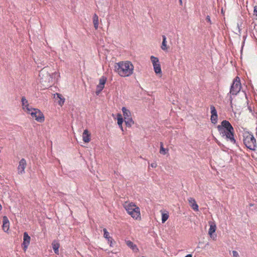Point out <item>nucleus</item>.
I'll return each instance as SVG.
<instances>
[{
    "label": "nucleus",
    "instance_id": "obj_1",
    "mask_svg": "<svg viewBox=\"0 0 257 257\" xmlns=\"http://www.w3.org/2000/svg\"><path fill=\"white\" fill-rule=\"evenodd\" d=\"M135 67L128 60L121 61L114 65V71L121 77H128L134 73Z\"/></svg>",
    "mask_w": 257,
    "mask_h": 257
},
{
    "label": "nucleus",
    "instance_id": "obj_2",
    "mask_svg": "<svg viewBox=\"0 0 257 257\" xmlns=\"http://www.w3.org/2000/svg\"><path fill=\"white\" fill-rule=\"evenodd\" d=\"M217 128L222 137L225 138L233 144L235 143L234 138V128L228 120H223Z\"/></svg>",
    "mask_w": 257,
    "mask_h": 257
},
{
    "label": "nucleus",
    "instance_id": "obj_3",
    "mask_svg": "<svg viewBox=\"0 0 257 257\" xmlns=\"http://www.w3.org/2000/svg\"><path fill=\"white\" fill-rule=\"evenodd\" d=\"M51 71L49 67H44L39 73V81L44 88L51 86L53 83V79Z\"/></svg>",
    "mask_w": 257,
    "mask_h": 257
},
{
    "label": "nucleus",
    "instance_id": "obj_4",
    "mask_svg": "<svg viewBox=\"0 0 257 257\" xmlns=\"http://www.w3.org/2000/svg\"><path fill=\"white\" fill-rule=\"evenodd\" d=\"M122 205L127 213L134 219L138 221L141 220L140 208L136 204L132 202L125 201Z\"/></svg>",
    "mask_w": 257,
    "mask_h": 257
},
{
    "label": "nucleus",
    "instance_id": "obj_5",
    "mask_svg": "<svg viewBox=\"0 0 257 257\" xmlns=\"http://www.w3.org/2000/svg\"><path fill=\"white\" fill-rule=\"evenodd\" d=\"M243 143L247 148L252 151H255L256 149V141L253 136L248 133H245L243 135Z\"/></svg>",
    "mask_w": 257,
    "mask_h": 257
},
{
    "label": "nucleus",
    "instance_id": "obj_6",
    "mask_svg": "<svg viewBox=\"0 0 257 257\" xmlns=\"http://www.w3.org/2000/svg\"><path fill=\"white\" fill-rule=\"evenodd\" d=\"M241 88L240 78L236 76L233 80L232 84L230 87V93L232 95H236Z\"/></svg>",
    "mask_w": 257,
    "mask_h": 257
},
{
    "label": "nucleus",
    "instance_id": "obj_7",
    "mask_svg": "<svg viewBox=\"0 0 257 257\" xmlns=\"http://www.w3.org/2000/svg\"><path fill=\"white\" fill-rule=\"evenodd\" d=\"M150 60L152 63L155 73L156 74L160 75V76H161L162 75V71L159 58L155 56H151L150 57Z\"/></svg>",
    "mask_w": 257,
    "mask_h": 257
},
{
    "label": "nucleus",
    "instance_id": "obj_8",
    "mask_svg": "<svg viewBox=\"0 0 257 257\" xmlns=\"http://www.w3.org/2000/svg\"><path fill=\"white\" fill-rule=\"evenodd\" d=\"M31 117L39 122H43L45 120V116L42 112L38 108H35L29 114Z\"/></svg>",
    "mask_w": 257,
    "mask_h": 257
},
{
    "label": "nucleus",
    "instance_id": "obj_9",
    "mask_svg": "<svg viewBox=\"0 0 257 257\" xmlns=\"http://www.w3.org/2000/svg\"><path fill=\"white\" fill-rule=\"evenodd\" d=\"M21 101L23 110L28 114L32 111L33 109L35 108L30 105L25 97L23 96L22 97Z\"/></svg>",
    "mask_w": 257,
    "mask_h": 257
},
{
    "label": "nucleus",
    "instance_id": "obj_10",
    "mask_svg": "<svg viewBox=\"0 0 257 257\" xmlns=\"http://www.w3.org/2000/svg\"><path fill=\"white\" fill-rule=\"evenodd\" d=\"M106 81V78L103 76L99 80V84L97 85L96 94L98 95L104 87V85Z\"/></svg>",
    "mask_w": 257,
    "mask_h": 257
},
{
    "label": "nucleus",
    "instance_id": "obj_11",
    "mask_svg": "<svg viewBox=\"0 0 257 257\" xmlns=\"http://www.w3.org/2000/svg\"><path fill=\"white\" fill-rule=\"evenodd\" d=\"M27 166V162L25 159H22L18 167V172L19 174L22 175L25 173V170Z\"/></svg>",
    "mask_w": 257,
    "mask_h": 257
},
{
    "label": "nucleus",
    "instance_id": "obj_12",
    "mask_svg": "<svg viewBox=\"0 0 257 257\" xmlns=\"http://www.w3.org/2000/svg\"><path fill=\"white\" fill-rule=\"evenodd\" d=\"M31 240V237L29 235L27 232H25L24 233V237H23V242L22 243V247L25 251H26V250L28 248V247L29 245L30 244Z\"/></svg>",
    "mask_w": 257,
    "mask_h": 257
},
{
    "label": "nucleus",
    "instance_id": "obj_13",
    "mask_svg": "<svg viewBox=\"0 0 257 257\" xmlns=\"http://www.w3.org/2000/svg\"><path fill=\"white\" fill-rule=\"evenodd\" d=\"M2 228L5 232H8L10 228V221L8 218L6 216L3 217V225Z\"/></svg>",
    "mask_w": 257,
    "mask_h": 257
},
{
    "label": "nucleus",
    "instance_id": "obj_14",
    "mask_svg": "<svg viewBox=\"0 0 257 257\" xmlns=\"http://www.w3.org/2000/svg\"><path fill=\"white\" fill-rule=\"evenodd\" d=\"M162 43L161 45V48L162 50L167 52L169 49V47L167 45V38L165 35L162 36Z\"/></svg>",
    "mask_w": 257,
    "mask_h": 257
},
{
    "label": "nucleus",
    "instance_id": "obj_15",
    "mask_svg": "<svg viewBox=\"0 0 257 257\" xmlns=\"http://www.w3.org/2000/svg\"><path fill=\"white\" fill-rule=\"evenodd\" d=\"M188 202L191 208L196 211H198V205L196 203L195 200L192 197L188 199Z\"/></svg>",
    "mask_w": 257,
    "mask_h": 257
},
{
    "label": "nucleus",
    "instance_id": "obj_16",
    "mask_svg": "<svg viewBox=\"0 0 257 257\" xmlns=\"http://www.w3.org/2000/svg\"><path fill=\"white\" fill-rule=\"evenodd\" d=\"M209 229L208 231V234L210 237H213V233H214L216 230V226L214 222H209Z\"/></svg>",
    "mask_w": 257,
    "mask_h": 257
},
{
    "label": "nucleus",
    "instance_id": "obj_17",
    "mask_svg": "<svg viewBox=\"0 0 257 257\" xmlns=\"http://www.w3.org/2000/svg\"><path fill=\"white\" fill-rule=\"evenodd\" d=\"M122 111L123 113L124 120L128 119V118L132 117L131 111L128 109H127L126 107H122Z\"/></svg>",
    "mask_w": 257,
    "mask_h": 257
},
{
    "label": "nucleus",
    "instance_id": "obj_18",
    "mask_svg": "<svg viewBox=\"0 0 257 257\" xmlns=\"http://www.w3.org/2000/svg\"><path fill=\"white\" fill-rule=\"evenodd\" d=\"M90 133L87 130H85L82 134L83 141L85 143H88L90 141Z\"/></svg>",
    "mask_w": 257,
    "mask_h": 257
},
{
    "label": "nucleus",
    "instance_id": "obj_19",
    "mask_svg": "<svg viewBox=\"0 0 257 257\" xmlns=\"http://www.w3.org/2000/svg\"><path fill=\"white\" fill-rule=\"evenodd\" d=\"M52 245V247L54 251V252L56 254H59V248L60 247L59 243L58 242H57V241L54 240L53 241Z\"/></svg>",
    "mask_w": 257,
    "mask_h": 257
},
{
    "label": "nucleus",
    "instance_id": "obj_20",
    "mask_svg": "<svg viewBox=\"0 0 257 257\" xmlns=\"http://www.w3.org/2000/svg\"><path fill=\"white\" fill-rule=\"evenodd\" d=\"M128 246L131 248L134 251L137 252L139 250L137 245L135 244L132 241L128 240L126 242Z\"/></svg>",
    "mask_w": 257,
    "mask_h": 257
},
{
    "label": "nucleus",
    "instance_id": "obj_21",
    "mask_svg": "<svg viewBox=\"0 0 257 257\" xmlns=\"http://www.w3.org/2000/svg\"><path fill=\"white\" fill-rule=\"evenodd\" d=\"M93 23L95 29L97 30L99 25V19L98 16L95 14L93 15Z\"/></svg>",
    "mask_w": 257,
    "mask_h": 257
},
{
    "label": "nucleus",
    "instance_id": "obj_22",
    "mask_svg": "<svg viewBox=\"0 0 257 257\" xmlns=\"http://www.w3.org/2000/svg\"><path fill=\"white\" fill-rule=\"evenodd\" d=\"M57 96V98L59 99V100L58 101V104L60 106H62L65 102V98H63L61 94L56 93L54 94V96Z\"/></svg>",
    "mask_w": 257,
    "mask_h": 257
},
{
    "label": "nucleus",
    "instance_id": "obj_23",
    "mask_svg": "<svg viewBox=\"0 0 257 257\" xmlns=\"http://www.w3.org/2000/svg\"><path fill=\"white\" fill-rule=\"evenodd\" d=\"M162 212V222L163 223H165L168 219L169 218V213L167 211H166V212H163L161 211Z\"/></svg>",
    "mask_w": 257,
    "mask_h": 257
},
{
    "label": "nucleus",
    "instance_id": "obj_24",
    "mask_svg": "<svg viewBox=\"0 0 257 257\" xmlns=\"http://www.w3.org/2000/svg\"><path fill=\"white\" fill-rule=\"evenodd\" d=\"M124 122L126 126L128 127H131L134 124V121L132 117L128 118V119L124 120Z\"/></svg>",
    "mask_w": 257,
    "mask_h": 257
},
{
    "label": "nucleus",
    "instance_id": "obj_25",
    "mask_svg": "<svg viewBox=\"0 0 257 257\" xmlns=\"http://www.w3.org/2000/svg\"><path fill=\"white\" fill-rule=\"evenodd\" d=\"M218 115H211L210 120L212 123L215 124L217 122Z\"/></svg>",
    "mask_w": 257,
    "mask_h": 257
},
{
    "label": "nucleus",
    "instance_id": "obj_26",
    "mask_svg": "<svg viewBox=\"0 0 257 257\" xmlns=\"http://www.w3.org/2000/svg\"><path fill=\"white\" fill-rule=\"evenodd\" d=\"M168 151V150L167 149H166L163 147V143H161V147H160V153L161 154L165 155L167 153Z\"/></svg>",
    "mask_w": 257,
    "mask_h": 257
},
{
    "label": "nucleus",
    "instance_id": "obj_27",
    "mask_svg": "<svg viewBox=\"0 0 257 257\" xmlns=\"http://www.w3.org/2000/svg\"><path fill=\"white\" fill-rule=\"evenodd\" d=\"M103 231V232H104L103 236H104V238H105L107 239H109V238L111 237L109 236V232L107 231V230H106V228H104Z\"/></svg>",
    "mask_w": 257,
    "mask_h": 257
},
{
    "label": "nucleus",
    "instance_id": "obj_28",
    "mask_svg": "<svg viewBox=\"0 0 257 257\" xmlns=\"http://www.w3.org/2000/svg\"><path fill=\"white\" fill-rule=\"evenodd\" d=\"M210 109H211V115H217V114L216 109L213 105H211Z\"/></svg>",
    "mask_w": 257,
    "mask_h": 257
},
{
    "label": "nucleus",
    "instance_id": "obj_29",
    "mask_svg": "<svg viewBox=\"0 0 257 257\" xmlns=\"http://www.w3.org/2000/svg\"><path fill=\"white\" fill-rule=\"evenodd\" d=\"M108 242L109 243L110 246H112L113 242H114V240L112 238V237L109 238L107 239Z\"/></svg>",
    "mask_w": 257,
    "mask_h": 257
},
{
    "label": "nucleus",
    "instance_id": "obj_30",
    "mask_svg": "<svg viewBox=\"0 0 257 257\" xmlns=\"http://www.w3.org/2000/svg\"><path fill=\"white\" fill-rule=\"evenodd\" d=\"M232 255L233 257H239L238 253L235 250L232 251Z\"/></svg>",
    "mask_w": 257,
    "mask_h": 257
},
{
    "label": "nucleus",
    "instance_id": "obj_31",
    "mask_svg": "<svg viewBox=\"0 0 257 257\" xmlns=\"http://www.w3.org/2000/svg\"><path fill=\"white\" fill-rule=\"evenodd\" d=\"M117 124L118 125H121V124H122V123L123 122V119H117Z\"/></svg>",
    "mask_w": 257,
    "mask_h": 257
},
{
    "label": "nucleus",
    "instance_id": "obj_32",
    "mask_svg": "<svg viewBox=\"0 0 257 257\" xmlns=\"http://www.w3.org/2000/svg\"><path fill=\"white\" fill-rule=\"evenodd\" d=\"M116 117H117V119H123L122 116V115L120 113H117V115H116Z\"/></svg>",
    "mask_w": 257,
    "mask_h": 257
},
{
    "label": "nucleus",
    "instance_id": "obj_33",
    "mask_svg": "<svg viewBox=\"0 0 257 257\" xmlns=\"http://www.w3.org/2000/svg\"><path fill=\"white\" fill-rule=\"evenodd\" d=\"M253 13H254V15H255L256 16H257V6H256L254 7Z\"/></svg>",
    "mask_w": 257,
    "mask_h": 257
},
{
    "label": "nucleus",
    "instance_id": "obj_34",
    "mask_svg": "<svg viewBox=\"0 0 257 257\" xmlns=\"http://www.w3.org/2000/svg\"><path fill=\"white\" fill-rule=\"evenodd\" d=\"M151 166L152 167V168H156L157 166V164L156 162H154V163H153L151 164Z\"/></svg>",
    "mask_w": 257,
    "mask_h": 257
},
{
    "label": "nucleus",
    "instance_id": "obj_35",
    "mask_svg": "<svg viewBox=\"0 0 257 257\" xmlns=\"http://www.w3.org/2000/svg\"><path fill=\"white\" fill-rule=\"evenodd\" d=\"M206 21L209 22V23H211V20H210V18L209 16H208L207 17H206Z\"/></svg>",
    "mask_w": 257,
    "mask_h": 257
},
{
    "label": "nucleus",
    "instance_id": "obj_36",
    "mask_svg": "<svg viewBox=\"0 0 257 257\" xmlns=\"http://www.w3.org/2000/svg\"><path fill=\"white\" fill-rule=\"evenodd\" d=\"M119 128H120V130H121L122 132H123V127H122V124H121V125H118Z\"/></svg>",
    "mask_w": 257,
    "mask_h": 257
},
{
    "label": "nucleus",
    "instance_id": "obj_37",
    "mask_svg": "<svg viewBox=\"0 0 257 257\" xmlns=\"http://www.w3.org/2000/svg\"><path fill=\"white\" fill-rule=\"evenodd\" d=\"M119 128H120V130H121L122 132H123V127H122V124H121V125H118Z\"/></svg>",
    "mask_w": 257,
    "mask_h": 257
},
{
    "label": "nucleus",
    "instance_id": "obj_38",
    "mask_svg": "<svg viewBox=\"0 0 257 257\" xmlns=\"http://www.w3.org/2000/svg\"><path fill=\"white\" fill-rule=\"evenodd\" d=\"M185 257H192V254H187L186 256H185Z\"/></svg>",
    "mask_w": 257,
    "mask_h": 257
},
{
    "label": "nucleus",
    "instance_id": "obj_39",
    "mask_svg": "<svg viewBox=\"0 0 257 257\" xmlns=\"http://www.w3.org/2000/svg\"><path fill=\"white\" fill-rule=\"evenodd\" d=\"M2 205L0 204V211L2 210Z\"/></svg>",
    "mask_w": 257,
    "mask_h": 257
},
{
    "label": "nucleus",
    "instance_id": "obj_40",
    "mask_svg": "<svg viewBox=\"0 0 257 257\" xmlns=\"http://www.w3.org/2000/svg\"><path fill=\"white\" fill-rule=\"evenodd\" d=\"M181 4H182V0H179Z\"/></svg>",
    "mask_w": 257,
    "mask_h": 257
}]
</instances>
